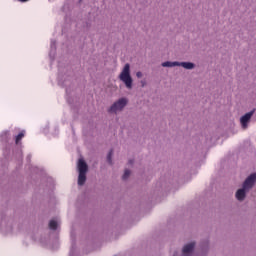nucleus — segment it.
I'll use <instances>...</instances> for the list:
<instances>
[{
  "mask_svg": "<svg viewBox=\"0 0 256 256\" xmlns=\"http://www.w3.org/2000/svg\"><path fill=\"white\" fill-rule=\"evenodd\" d=\"M256 184V172L250 174L242 183V188H239L235 193V199L239 201V203H243L245 199H247V193L251 191L255 187Z\"/></svg>",
  "mask_w": 256,
  "mask_h": 256,
  "instance_id": "1",
  "label": "nucleus"
},
{
  "mask_svg": "<svg viewBox=\"0 0 256 256\" xmlns=\"http://www.w3.org/2000/svg\"><path fill=\"white\" fill-rule=\"evenodd\" d=\"M77 171H78V185L83 187L87 183V173H89V165L85 159L80 158L77 162Z\"/></svg>",
  "mask_w": 256,
  "mask_h": 256,
  "instance_id": "2",
  "label": "nucleus"
},
{
  "mask_svg": "<svg viewBox=\"0 0 256 256\" xmlns=\"http://www.w3.org/2000/svg\"><path fill=\"white\" fill-rule=\"evenodd\" d=\"M120 81L124 83L128 89H133V77H131V64L126 63L119 75Z\"/></svg>",
  "mask_w": 256,
  "mask_h": 256,
  "instance_id": "3",
  "label": "nucleus"
},
{
  "mask_svg": "<svg viewBox=\"0 0 256 256\" xmlns=\"http://www.w3.org/2000/svg\"><path fill=\"white\" fill-rule=\"evenodd\" d=\"M0 231L3 235H11L13 233V219L0 215Z\"/></svg>",
  "mask_w": 256,
  "mask_h": 256,
  "instance_id": "4",
  "label": "nucleus"
},
{
  "mask_svg": "<svg viewBox=\"0 0 256 256\" xmlns=\"http://www.w3.org/2000/svg\"><path fill=\"white\" fill-rule=\"evenodd\" d=\"M128 103L129 100L127 98H120L108 108V113L117 115V113L123 111L125 107H127Z\"/></svg>",
  "mask_w": 256,
  "mask_h": 256,
  "instance_id": "5",
  "label": "nucleus"
},
{
  "mask_svg": "<svg viewBox=\"0 0 256 256\" xmlns=\"http://www.w3.org/2000/svg\"><path fill=\"white\" fill-rule=\"evenodd\" d=\"M255 111H256V109L254 108L250 112L244 114L240 118V123H241L242 129H247L249 127V123H251V117H253V115H255Z\"/></svg>",
  "mask_w": 256,
  "mask_h": 256,
  "instance_id": "6",
  "label": "nucleus"
},
{
  "mask_svg": "<svg viewBox=\"0 0 256 256\" xmlns=\"http://www.w3.org/2000/svg\"><path fill=\"white\" fill-rule=\"evenodd\" d=\"M178 67H183V69L192 71V69H195L196 66L193 62H178Z\"/></svg>",
  "mask_w": 256,
  "mask_h": 256,
  "instance_id": "7",
  "label": "nucleus"
},
{
  "mask_svg": "<svg viewBox=\"0 0 256 256\" xmlns=\"http://www.w3.org/2000/svg\"><path fill=\"white\" fill-rule=\"evenodd\" d=\"M49 229H51L52 231H57V228L59 227V222H57V220L52 219L50 220L49 224Z\"/></svg>",
  "mask_w": 256,
  "mask_h": 256,
  "instance_id": "8",
  "label": "nucleus"
},
{
  "mask_svg": "<svg viewBox=\"0 0 256 256\" xmlns=\"http://www.w3.org/2000/svg\"><path fill=\"white\" fill-rule=\"evenodd\" d=\"M161 65L163 67H179V62L178 61H174V62L166 61V62H163Z\"/></svg>",
  "mask_w": 256,
  "mask_h": 256,
  "instance_id": "9",
  "label": "nucleus"
},
{
  "mask_svg": "<svg viewBox=\"0 0 256 256\" xmlns=\"http://www.w3.org/2000/svg\"><path fill=\"white\" fill-rule=\"evenodd\" d=\"M131 177V170L125 169L124 174L122 175V181H128Z\"/></svg>",
  "mask_w": 256,
  "mask_h": 256,
  "instance_id": "10",
  "label": "nucleus"
},
{
  "mask_svg": "<svg viewBox=\"0 0 256 256\" xmlns=\"http://www.w3.org/2000/svg\"><path fill=\"white\" fill-rule=\"evenodd\" d=\"M107 162L109 163V165H113V149H110V151L107 154Z\"/></svg>",
  "mask_w": 256,
  "mask_h": 256,
  "instance_id": "11",
  "label": "nucleus"
},
{
  "mask_svg": "<svg viewBox=\"0 0 256 256\" xmlns=\"http://www.w3.org/2000/svg\"><path fill=\"white\" fill-rule=\"evenodd\" d=\"M23 137H25V133L20 132V133L16 136V144H19V141H21V139H23Z\"/></svg>",
  "mask_w": 256,
  "mask_h": 256,
  "instance_id": "12",
  "label": "nucleus"
},
{
  "mask_svg": "<svg viewBox=\"0 0 256 256\" xmlns=\"http://www.w3.org/2000/svg\"><path fill=\"white\" fill-rule=\"evenodd\" d=\"M56 46H55V40L51 41V53H53V51H55Z\"/></svg>",
  "mask_w": 256,
  "mask_h": 256,
  "instance_id": "13",
  "label": "nucleus"
},
{
  "mask_svg": "<svg viewBox=\"0 0 256 256\" xmlns=\"http://www.w3.org/2000/svg\"><path fill=\"white\" fill-rule=\"evenodd\" d=\"M136 77H137L138 79H141V77H143V72L138 71V72L136 73Z\"/></svg>",
  "mask_w": 256,
  "mask_h": 256,
  "instance_id": "14",
  "label": "nucleus"
},
{
  "mask_svg": "<svg viewBox=\"0 0 256 256\" xmlns=\"http://www.w3.org/2000/svg\"><path fill=\"white\" fill-rule=\"evenodd\" d=\"M74 255H75V246H72L69 256H74Z\"/></svg>",
  "mask_w": 256,
  "mask_h": 256,
  "instance_id": "15",
  "label": "nucleus"
},
{
  "mask_svg": "<svg viewBox=\"0 0 256 256\" xmlns=\"http://www.w3.org/2000/svg\"><path fill=\"white\" fill-rule=\"evenodd\" d=\"M133 163H135V160H133V159H130V160L128 161V164H129V165H133Z\"/></svg>",
  "mask_w": 256,
  "mask_h": 256,
  "instance_id": "16",
  "label": "nucleus"
},
{
  "mask_svg": "<svg viewBox=\"0 0 256 256\" xmlns=\"http://www.w3.org/2000/svg\"><path fill=\"white\" fill-rule=\"evenodd\" d=\"M20 1V3H26V1H29V0H18Z\"/></svg>",
  "mask_w": 256,
  "mask_h": 256,
  "instance_id": "17",
  "label": "nucleus"
},
{
  "mask_svg": "<svg viewBox=\"0 0 256 256\" xmlns=\"http://www.w3.org/2000/svg\"><path fill=\"white\" fill-rule=\"evenodd\" d=\"M142 87H145V81H141Z\"/></svg>",
  "mask_w": 256,
  "mask_h": 256,
  "instance_id": "18",
  "label": "nucleus"
},
{
  "mask_svg": "<svg viewBox=\"0 0 256 256\" xmlns=\"http://www.w3.org/2000/svg\"><path fill=\"white\" fill-rule=\"evenodd\" d=\"M66 93H69V90H68V89H66Z\"/></svg>",
  "mask_w": 256,
  "mask_h": 256,
  "instance_id": "19",
  "label": "nucleus"
}]
</instances>
